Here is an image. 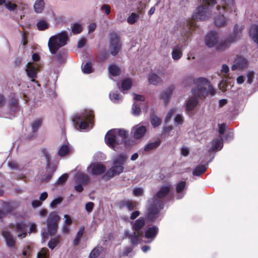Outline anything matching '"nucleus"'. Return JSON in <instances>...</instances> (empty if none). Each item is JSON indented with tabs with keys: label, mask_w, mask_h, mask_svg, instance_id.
<instances>
[{
	"label": "nucleus",
	"mask_w": 258,
	"mask_h": 258,
	"mask_svg": "<svg viewBox=\"0 0 258 258\" xmlns=\"http://www.w3.org/2000/svg\"><path fill=\"white\" fill-rule=\"evenodd\" d=\"M143 227H132L133 232L130 233L126 231L124 236L130 239L131 243L134 246H137L142 240L144 237V230Z\"/></svg>",
	"instance_id": "obj_9"
},
{
	"label": "nucleus",
	"mask_w": 258,
	"mask_h": 258,
	"mask_svg": "<svg viewBox=\"0 0 258 258\" xmlns=\"http://www.w3.org/2000/svg\"><path fill=\"white\" fill-rule=\"evenodd\" d=\"M207 169L205 165H200L196 167L192 171V174L194 176H200L204 173Z\"/></svg>",
	"instance_id": "obj_32"
},
{
	"label": "nucleus",
	"mask_w": 258,
	"mask_h": 258,
	"mask_svg": "<svg viewBox=\"0 0 258 258\" xmlns=\"http://www.w3.org/2000/svg\"><path fill=\"white\" fill-rule=\"evenodd\" d=\"M44 7L43 0H37L34 5V9L36 13H40L42 12Z\"/></svg>",
	"instance_id": "obj_31"
},
{
	"label": "nucleus",
	"mask_w": 258,
	"mask_h": 258,
	"mask_svg": "<svg viewBox=\"0 0 258 258\" xmlns=\"http://www.w3.org/2000/svg\"><path fill=\"white\" fill-rule=\"evenodd\" d=\"M11 111L15 113L19 109V100L15 97L12 98L9 104Z\"/></svg>",
	"instance_id": "obj_24"
},
{
	"label": "nucleus",
	"mask_w": 258,
	"mask_h": 258,
	"mask_svg": "<svg viewBox=\"0 0 258 258\" xmlns=\"http://www.w3.org/2000/svg\"><path fill=\"white\" fill-rule=\"evenodd\" d=\"M150 121L153 126L156 127L161 124L162 120L153 113L150 116Z\"/></svg>",
	"instance_id": "obj_35"
},
{
	"label": "nucleus",
	"mask_w": 258,
	"mask_h": 258,
	"mask_svg": "<svg viewBox=\"0 0 258 258\" xmlns=\"http://www.w3.org/2000/svg\"><path fill=\"white\" fill-rule=\"evenodd\" d=\"M42 120L41 119H38L33 122L31 125L33 135L27 137V140H31L34 138V134L37 132L39 127L41 126Z\"/></svg>",
	"instance_id": "obj_23"
},
{
	"label": "nucleus",
	"mask_w": 258,
	"mask_h": 258,
	"mask_svg": "<svg viewBox=\"0 0 258 258\" xmlns=\"http://www.w3.org/2000/svg\"><path fill=\"white\" fill-rule=\"evenodd\" d=\"M188 80L190 81V82L192 81V84L196 85V87L191 90L194 97L189 98L186 103V110L191 111L199 103L196 98H202L208 96L209 94L213 95L215 91L209 81L205 78L200 77L192 80L191 78L189 77Z\"/></svg>",
	"instance_id": "obj_1"
},
{
	"label": "nucleus",
	"mask_w": 258,
	"mask_h": 258,
	"mask_svg": "<svg viewBox=\"0 0 258 258\" xmlns=\"http://www.w3.org/2000/svg\"><path fill=\"white\" fill-rule=\"evenodd\" d=\"M176 111L175 108H171L170 109V110L167 113L165 118V122H167L169 121V120L172 117L173 114L174 113V112Z\"/></svg>",
	"instance_id": "obj_57"
},
{
	"label": "nucleus",
	"mask_w": 258,
	"mask_h": 258,
	"mask_svg": "<svg viewBox=\"0 0 258 258\" xmlns=\"http://www.w3.org/2000/svg\"><path fill=\"white\" fill-rule=\"evenodd\" d=\"M215 23L218 27L224 26L226 23V20L224 15L222 14L217 17L215 20Z\"/></svg>",
	"instance_id": "obj_41"
},
{
	"label": "nucleus",
	"mask_w": 258,
	"mask_h": 258,
	"mask_svg": "<svg viewBox=\"0 0 258 258\" xmlns=\"http://www.w3.org/2000/svg\"><path fill=\"white\" fill-rule=\"evenodd\" d=\"M189 152V148L187 147H182L180 149V153L183 156H187Z\"/></svg>",
	"instance_id": "obj_64"
},
{
	"label": "nucleus",
	"mask_w": 258,
	"mask_h": 258,
	"mask_svg": "<svg viewBox=\"0 0 258 258\" xmlns=\"http://www.w3.org/2000/svg\"><path fill=\"white\" fill-rule=\"evenodd\" d=\"M133 194L135 196H141L143 194V189L141 187H136L134 189Z\"/></svg>",
	"instance_id": "obj_59"
},
{
	"label": "nucleus",
	"mask_w": 258,
	"mask_h": 258,
	"mask_svg": "<svg viewBox=\"0 0 258 258\" xmlns=\"http://www.w3.org/2000/svg\"><path fill=\"white\" fill-rule=\"evenodd\" d=\"M85 228L84 227H82L79 231L77 232L76 237L73 241V244L74 246H77L79 244L81 238L83 236V235L84 233Z\"/></svg>",
	"instance_id": "obj_36"
},
{
	"label": "nucleus",
	"mask_w": 258,
	"mask_h": 258,
	"mask_svg": "<svg viewBox=\"0 0 258 258\" xmlns=\"http://www.w3.org/2000/svg\"><path fill=\"white\" fill-rule=\"evenodd\" d=\"M6 7L9 11H13L17 8V6L15 4H13L11 2H8L6 4Z\"/></svg>",
	"instance_id": "obj_61"
},
{
	"label": "nucleus",
	"mask_w": 258,
	"mask_h": 258,
	"mask_svg": "<svg viewBox=\"0 0 258 258\" xmlns=\"http://www.w3.org/2000/svg\"><path fill=\"white\" fill-rule=\"evenodd\" d=\"M43 155L45 157L46 161V167L50 168L51 165V157L50 154L48 153L47 150L45 148H43L41 150Z\"/></svg>",
	"instance_id": "obj_43"
},
{
	"label": "nucleus",
	"mask_w": 258,
	"mask_h": 258,
	"mask_svg": "<svg viewBox=\"0 0 258 258\" xmlns=\"http://www.w3.org/2000/svg\"><path fill=\"white\" fill-rule=\"evenodd\" d=\"M118 206L121 209L126 207L129 211H132L136 208V203L130 200H121L118 202Z\"/></svg>",
	"instance_id": "obj_20"
},
{
	"label": "nucleus",
	"mask_w": 258,
	"mask_h": 258,
	"mask_svg": "<svg viewBox=\"0 0 258 258\" xmlns=\"http://www.w3.org/2000/svg\"><path fill=\"white\" fill-rule=\"evenodd\" d=\"M69 177V175L67 173H64L61 175L57 180V183L58 184H63L67 180Z\"/></svg>",
	"instance_id": "obj_52"
},
{
	"label": "nucleus",
	"mask_w": 258,
	"mask_h": 258,
	"mask_svg": "<svg viewBox=\"0 0 258 258\" xmlns=\"http://www.w3.org/2000/svg\"><path fill=\"white\" fill-rule=\"evenodd\" d=\"M247 83L251 84L254 78V73L253 72H249L247 74Z\"/></svg>",
	"instance_id": "obj_63"
},
{
	"label": "nucleus",
	"mask_w": 258,
	"mask_h": 258,
	"mask_svg": "<svg viewBox=\"0 0 258 258\" xmlns=\"http://www.w3.org/2000/svg\"><path fill=\"white\" fill-rule=\"evenodd\" d=\"M60 220V217L55 212L49 213L47 219V226H58V222Z\"/></svg>",
	"instance_id": "obj_18"
},
{
	"label": "nucleus",
	"mask_w": 258,
	"mask_h": 258,
	"mask_svg": "<svg viewBox=\"0 0 258 258\" xmlns=\"http://www.w3.org/2000/svg\"><path fill=\"white\" fill-rule=\"evenodd\" d=\"M102 251V247H97L94 248L90 252L89 257L90 258H96L97 257L101 251Z\"/></svg>",
	"instance_id": "obj_44"
},
{
	"label": "nucleus",
	"mask_w": 258,
	"mask_h": 258,
	"mask_svg": "<svg viewBox=\"0 0 258 258\" xmlns=\"http://www.w3.org/2000/svg\"><path fill=\"white\" fill-rule=\"evenodd\" d=\"M216 4V0H203V5L198 7L196 12L193 14L194 20L204 21L211 16V9Z\"/></svg>",
	"instance_id": "obj_6"
},
{
	"label": "nucleus",
	"mask_w": 258,
	"mask_h": 258,
	"mask_svg": "<svg viewBox=\"0 0 258 258\" xmlns=\"http://www.w3.org/2000/svg\"><path fill=\"white\" fill-rule=\"evenodd\" d=\"M171 186L170 185L162 186L152 199L162 200L169 194Z\"/></svg>",
	"instance_id": "obj_17"
},
{
	"label": "nucleus",
	"mask_w": 258,
	"mask_h": 258,
	"mask_svg": "<svg viewBox=\"0 0 258 258\" xmlns=\"http://www.w3.org/2000/svg\"><path fill=\"white\" fill-rule=\"evenodd\" d=\"M109 96H110V99L112 101H113L114 102H116L121 100V96H120V95L117 92H113L110 93Z\"/></svg>",
	"instance_id": "obj_51"
},
{
	"label": "nucleus",
	"mask_w": 258,
	"mask_h": 258,
	"mask_svg": "<svg viewBox=\"0 0 258 258\" xmlns=\"http://www.w3.org/2000/svg\"><path fill=\"white\" fill-rule=\"evenodd\" d=\"M55 167L53 166L52 171L51 172L44 174L42 177V181L44 182L49 181L52 176L53 173L55 170Z\"/></svg>",
	"instance_id": "obj_47"
},
{
	"label": "nucleus",
	"mask_w": 258,
	"mask_h": 258,
	"mask_svg": "<svg viewBox=\"0 0 258 258\" xmlns=\"http://www.w3.org/2000/svg\"><path fill=\"white\" fill-rule=\"evenodd\" d=\"M72 32L74 34H79L82 31V28L78 23H75L72 28Z\"/></svg>",
	"instance_id": "obj_48"
},
{
	"label": "nucleus",
	"mask_w": 258,
	"mask_h": 258,
	"mask_svg": "<svg viewBox=\"0 0 258 258\" xmlns=\"http://www.w3.org/2000/svg\"><path fill=\"white\" fill-rule=\"evenodd\" d=\"M238 27L237 24L234 25L231 36L224 41H222L218 43L217 46L218 50H224L228 48L231 43L240 39L243 28L241 27L239 29Z\"/></svg>",
	"instance_id": "obj_7"
},
{
	"label": "nucleus",
	"mask_w": 258,
	"mask_h": 258,
	"mask_svg": "<svg viewBox=\"0 0 258 258\" xmlns=\"http://www.w3.org/2000/svg\"><path fill=\"white\" fill-rule=\"evenodd\" d=\"M218 41L217 33L214 31L209 32L205 38V43L209 47H214Z\"/></svg>",
	"instance_id": "obj_14"
},
{
	"label": "nucleus",
	"mask_w": 258,
	"mask_h": 258,
	"mask_svg": "<svg viewBox=\"0 0 258 258\" xmlns=\"http://www.w3.org/2000/svg\"><path fill=\"white\" fill-rule=\"evenodd\" d=\"M2 234L6 240L8 246L12 247L15 245L16 240L9 231H4Z\"/></svg>",
	"instance_id": "obj_22"
},
{
	"label": "nucleus",
	"mask_w": 258,
	"mask_h": 258,
	"mask_svg": "<svg viewBox=\"0 0 258 258\" xmlns=\"http://www.w3.org/2000/svg\"><path fill=\"white\" fill-rule=\"evenodd\" d=\"M150 84L154 85H157L162 82L161 78L155 74H152L148 78Z\"/></svg>",
	"instance_id": "obj_33"
},
{
	"label": "nucleus",
	"mask_w": 258,
	"mask_h": 258,
	"mask_svg": "<svg viewBox=\"0 0 258 258\" xmlns=\"http://www.w3.org/2000/svg\"><path fill=\"white\" fill-rule=\"evenodd\" d=\"M217 9L219 11V13H221L220 12L221 10L222 12L227 11L229 13H231L234 11L235 12L234 0H225L224 4H222V7L221 8L220 6H217Z\"/></svg>",
	"instance_id": "obj_13"
},
{
	"label": "nucleus",
	"mask_w": 258,
	"mask_h": 258,
	"mask_svg": "<svg viewBox=\"0 0 258 258\" xmlns=\"http://www.w3.org/2000/svg\"><path fill=\"white\" fill-rule=\"evenodd\" d=\"M164 207L163 200L150 199L149 206L145 215L146 220L149 222L155 221L159 217V213Z\"/></svg>",
	"instance_id": "obj_3"
},
{
	"label": "nucleus",
	"mask_w": 258,
	"mask_h": 258,
	"mask_svg": "<svg viewBox=\"0 0 258 258\" xmlns=\"http://www.w3.org/2000/svg\"><path fill=\"white\" fill-rule=\"evenodd\" d=\"M145 219H146L143 217H140L136 221L134 226H145Z\"/></svg>",
	"instance_id": "obj_60"
},
{
	"label": "nucleus",
	"mask_w": 258,
	"mask_h": 258,
	"mask_svg": "<svg viewBox=\"0 0 258 258\" xmlns=\"http://www.w3.org/2000/svg\"><path fill=\"white\" fill-rule=\"evenodd\" d=\"M68 39V34L66 31H62L50 37L48 42L50 52L52 54H55L60 47L67 44Z\"/></svg>",
	"instance_id": "obj_5"
},
{
	"label": "nucleus",
	"mask_w": 258,
	"mask_h": 258,
	"mask_svg": "<svg viewBox=\"0 0 258 258\" xmlns=\"http://www.w3.org/2000/svg\"><path fill=\"white\" fill-rule=\"evenodd\" d=\"M76 180L82 184H86L89 181V177L83 173H80L77 175Z\"/></svg>",
	"instance_id": "obj_38"
},
{
	"label": "nucleus",
	"mask_w": 258,
	"mask_h": 258,
	"mask_svg": "<svg viewBox=\"0 0 258 258\" xmlns=\"http://www.w3.org/2000/svg\"><path fill=\"white\" fill-rule=\"evenodd\" d=\"M127 159L128 157L124 153L116 155L113 159V165L105 173L103 177L109 179L122 173L124 170L123 165Z\"/></svg>",
	"instance_id": "obj_2"
},
{
	"label": "nucleus",
	"mask_w": 258,
	"mask_h": 258,
	"mask_svg": "<svg viewBox=\"0 0 258 258\" xmlns=\"http://www.w3.org/2000/svg\"><path fill=\"white\" fill-rule=\"evenodd\" d=\"M15 230L18 232V237L23 238L27 235V227H14Z\"/></svg>",
	"instance_id": "obj_39"
},
{
	"label": "nucleus",
	"mask_w": 258,
	"mask_h": 258,
	"mask_svg": "<svg viewBox=\"0 0 258 258\" xmlns=\"http://www.w3.org/2000/svg\"><path fill=\"white\" fill-rule=\"evenodd\" d=\"M94 117L93 111L85 110L81 114H77L73 119V122L76 127L78 126L79 128L85 130L90 124H94Z\"/></svg>",
	"instance_id": "obj_4"
},
{
	"label": "nucleus",
	"mask_w": 258,
	"mask_h": 258,
	"mask_svg": "<svg viewBox=\"0 0 258 258\" xmlns=\"http://www.w3.org/2000/svg\"><path fill=\"white\" fill-rule=\"evenodd\" d=\"M183 121V117L180 114H177L174 117V122L176 125L182 124Z\"/></svg>",
	"instance_id": "obj_54"
},
{
	"label": "nucleus",
	"mask_w": 258,
	"mask_h": 258,
	"mask_svg": "<svg viewBox=\"0 0 258 258\" xmlns=\"http://www.w3.org/2000/svg\"><path fill=\"white\" fill-rule=\"evenodd\" d=\"M146 128L145 126H140L138 127L134 133V137L137 139L142 138L146 132Z\"/></svg>",
	"instance_id": "obj_28"
},
{
	"label": "nucleus",
	"mask_w": 258,
	"mask_h": 258,
	"mask_svg": "<svg viewBox=\"0 0 258 258\" xmlns=\"http://www.w3.org/2000/svg\"><path fill=\"white\" fill-rule=\"evenodd\" d=\"M13 211V209L10 206H7L6 211L0 210V221L6 216V214L11 213Z\"/></svg>",
	"instance_id": "obj_50"
},
{
	"label": "nucleus",
	"mask_w": 258,
	"mask_h": 258,
	"mask_svg": "<svg viewBox=\"0 0 258 258\" xmlns=\"http://www.w3.org/2000/svg\"><path fill=\"white\" fill-rule=\"evenodd\" d=\"M32 250L30 246H27L23 250L22 254L26 257H29L31 255Z\"/></svg>",
	"instance_id": "obj_58"
},
{
	"label": "nucleus",
	"mask_w": 258,
	"mask_h": 258,
	"mask_svg": "<svg viewBox=\"0 0 258 258\" xmlns=\"http://www.w3.org/2000/svg\"><path fill=\"white\" fill-rule=\"evenodd\" d=\"M161 143V141L158 139L154 142L148 143L145 146L144 151L147 152L155 149L160 146Z\"/></svg>",
	"instance_id": "obj_26"
},
{
	"label": "nucleus",
	"mask_w": 258,
	"mask_h": 258,
	"mask_svg": "<svg viewBox=\"0 0 258 258\" xmlns=\"http://www.w3.org/2000/svg\"><path fill=\"white\" fill-rule=\"evenodd\" d=\"M60 240V237L59 235L51 238L48 243V246L51 249H53L59 243Z\"/></svg>",
	"instance_id": "obj_37"
},
{
	"label": "nucleus",
	"mask_w": 258,
	"mask_h": 258,
	"mask_svg": "<svg viewBox=\"0 0 258 258\" xmlns=\"http://www.w3.org/2000/svg\"><path fill=\"white\" fill-rule=\"evenodd\" d=\"M91 172L93 175H98L104 173L106 171V167L102 164L95 163L90 166Z\"/></svg>",
	"instance_id": "obj_15"
},
{
	"label": "nucleus",
	"mask_w": 258,
	"mask_h": 258,
	"mask_svg": "<svg viewBox=\"0 0 258 258\" xmlns=\"http://www.w3.org/2000/svg\"><path fill=\"white\" fill-rule=\"evenodd\" d=\"M139 16L136 13H132L127 19V21L130 24H134L139 18Z\"/></svg>",
	"instance_id": "obj_45"
},
{
	"label": "nucleus",
	"mask_w": 258,
	"mask_h": 258,
	"mask_svg": "<svg viewBox=\"0 0 258 258\" xmlns=\"http://www.w3.org/2000/svg\"><path fill=\"white\" fill-rule=\"evenodd\" d=\"M186 182L184 181H181L178 182L176 186V190L177 193H180L185 188Z\"/></svg>",
	"instance_id": "obj_49"
},
{
	"label": "nucleus",
	"mask_w": 258,
	"mask_h": 258,
	"mask_svg": "<svg viewBox=\"0 0 258 258\" xmlns=\"http://www.w3.org/2000/svg\"><path fill=\"white\" fill-rule=\"evenodd\" d=\"M62 198L61 197H58L56 199H54L50 203V206L52 208L56 207L57 205L60 204L62 201Z\"/></svg>",
	"instance_id": "obj_55"
},
{
	"label": "nucleus",
	"mask_w": 258,
	"mask_h": 258,
	"mask_svg": "<svg viewBox=\"0 0 258 258\" xmlns=\"http://www.w3.org/2000/svg\"><path fill=\"white\" fill-rule=\"evenodd\" d=\"M108 72L112 76H117L120 74V69L116 65L112 64L108 67Z\"/></svg>",
	"instance_id": "obj_30"
},
{
	"label": "nucleus",
	"mask_w": 258,
	"mask_h": 258,
	"mask_svg": "<svg viewBox=\"0 0 258 258\" xmlns=\"http://www.w3.org/2000/svg\"><path fill=\"white\" fill-rule=\"evenodd\" d=\"M94 204L93 202H88L85 205V209L88 213H90L92 211L94 208Z\"/></svg>",
	"instance_id": "obj_62"
},
{
	"label": "nucleus",
	"mask_w": 258,
	"mask_h": 258,
	"mask_svg": "<svg viewBox=\"0 0 258 258\" xmlns=\"http://www.w3.org/2000/svg\"><path fill=\"white\" fill-rule=\"evenodd\" d=\"M158 232L157 227H149V228L144 231V235L147 239H151V240L149 241L150 242L153 239L155 238Z\"/></svg>",
	"instance_id": "obj_21"
},
{
	"label": "nucleus",
	"mask_w": 258,
	"mask_h": 258,
	"mask_svg": "<svg viewBox=\"0 0 258 258\" xmlns=\"http://www.w3.org/2000/svg\"><path fill=\"white\" fill-rule=\"evenodd\" d=\"M70 152V147L67 145H63L60 148L58 152V155L60 157H64L68 154Z\"/></svg>",
	"instance_id": "obj_40"
},
{
	"label": "nucleus",
	"mask_w": 258,
	"mask_h": 258,
	"mask_svg": "<svg viewBox=\"0 0 258 258\" xmlns=\"http://www.w3.org/2000/svg\"><path fill=\"white\" fill-rule=\"evenodd\" d=\"M109 51L110 53L115 56L121 50L122 44L120 36L115 32H111L109 34Z\"/></svg>",
	"instance_id": "obj_8"
},
{
	"label": "nucleus",
	"mask_w": 258,
	"mask_h": 258,
	"mask_svg": "<svg viewBox=\"0 0 258 258\" xmlns=\"http://www.w3.org/2000/svg\"><path fill=\"white\" fill-rule=\"evenodd\" d=\"M235 62L238 64L239 69H244L247 67L248 64L247 60L243 57L238 56L235 58Z\"/></svg>",
	"instance_id": "obj_29"
},
{
	"label": "nucleus",
	"mask_w": 258,
	"mask_h": 258,
	"mask_svg": "<svg viewBox=\"0 0 258 258\" xmlns=\"http://www.w3.org/2000/svg\"><path fill=\"white\" fill-rule=\"evenodd\" d=\"M175 89L174 85H172L168 87L166 90L163 91L160 96V99L163 100L165 106L169 104L170 98L172 95L173 92Z\"/></svg>",
	"instance_id": "obj_12"
},
{
	"label": "nucleus",
	"mask_w": 258,
	"mask_h": 258,
	"mask_svg": "<svg viewBox=\"0 0 258 258\" xmlns=\"http://www.w3.org/2000/svg\"><path fill=\"white\" fill-rule=\"evenodd\" d=\"M58 227H47L46 230L42 231L43 241H45L49 236H53L57 232Z\"/></svg>",
	"instance_id": "obj_19"
},
{
	"label": "nucleus",
	"mask_w": 258,
	"mask_h": 258,
	"mask_svg": "<svg viewBox=\"0 0 258 258\" xmlns=\"http://www.w3.org/2000/svg\"><path fill=\"white\" fill-rule=\"evenodd\" d=\"M92 63L90 61H88L84 66L82 71L84 73L90 74L92 72Z\"/></svg>",
	"instance_id": "obj_46"
},
{
	"label": "nucleus",
	"mask_w": 258,
	"mask_h": 258,
	"mask_svg": "<svg viewBox=\"0 0 258 258\" xmlns=\"http://www.w3.org/2000/svg\"><path fill=\"white\" fill-rule=\"evenodd\" d=\"M37 29L40 31L45 30L49 28V24L44 20L38 21L36 24Z\"/></svg>",
	"instance_id": "obj_42"
},
{
	"label": "nucleus",
	"mask_w": 258,
	"mask_h": 258,
	"mask_svg": "<svg viewBox=\"0 0 258 258\" xmlns=\"http://www.w3.org/2000/svg\"><path fill=\"white\" fill-rule=\"evenodd\" d=\"M39 71L38 67H35L33 63L29 62L26 64L25 71L28 78L31 79V81L34 83H38L35 80L37 78V74Z\"/></svg>",
	"instance_id": "obj_11"
},
{
	"label": "nucleus",
	"mask_w": 258,
	"mask_h": 258,
	"mask_svg": "<svg viewBox=\"0 0 258 258\" xmlns=\"http://www.w3.org/2000/svg\"><path fill=\"white\" fill-rule=\"evenodd\" d=\"M184 25H186V30L184 32L182 31L181 32V35L186 37L187 39L189 37L190 35V30L191 29L192 27H194V23L192 20H186L184 22Z\"/></svg>",
	"instance_id": "obj_27"
},
{
	"label": "nucleus",
	"mask_w": 258,
	"mask_h": 258,
	"mask_svg": "<svg viewBox=\"0 0 258 258\" xmlns=\"http://www.w3.org/2000/svg\"><path fill=\"white\" fill-rule=\"evenodd\" d=\"M133 113L135 115H139L141 112V108L139 105L134 103L132 106Z\"/></svg>",
	"instance_id": "obj_53"
},
{
	"label": "nucleus",
	"mask_w": 258,
	"mask_h": 258,
	"mask_svg": "<svg viewBox=\"0 0 258 258\" xmlns=\"http://www.w3.org/2000/svg\"><path fill=\"white\" fill-rule=\"evenodd\" d=\"M132 84V80L130 78H126L122 81L121 88L123 91H127L131 88Z\"/></svg>",
	"instance_id": "obj_34"
},
{
	"label": "nucleus",
	"mask_w": 258,
	"mask_h": 258,
	"mask_svg": "<svg viewBox=\"0 0 258 258\" xmlns=\"http://www.w3.org/2000/svg\"><path fill=\"white\" fill-rule=\"evenodd\" d=\"M97 57L100 61H103L107 58L108 54L106 51H102L98 54Z\"/></svg>",
	"instance_id": "obj_56"
},
{
	"label": "nucleus",
	"mask_w": 258,
	"mask_h": 258,
	"mask_svg": "<svg viewBox=\"0 0 258 258\" xmlns=\"http://www.w3.org/2000/svg\"><path fill=\"white\" fill-rule=\"evenodd\" d=\"M183 50V45L181 43L177 44L173 47L171 52L172 58L174 60H179L182 56Z\"/></svg>",
	"instance_id": "obj_16"
},
{
	"label": "nucleus",
	"mask_w": 258,
	"mask_h": 258,
	"mask_svg": "<svg viewBox=\"0 0 258 258\" xmlns=\"http://www.w3.org/2000/svg\"><path fill=\"white\" fill-rule=\"evenodd\" d=\"M105 141L106 144L111 149L115 150L116 146L121 144L116 134V129H111L108 131L105 136Z\"/></svg>",
	"instance_id": "obj_10"
},
{
	"label": "nucleus",
	"mask_w": 258,
	"mask_h": 258,
	"mask_svg": "<svg viewBox=\"0 0 258 258\" xmlns=\"http://www.w3.org/2000/svg\"><path fill=\"white\" fill-rule=\"evenodd\" d=\"M116 134L117 136H119L120 138H121V140L120 141L121 144L122 142H124V146L126 147V142L125 140L128 136V132L123 129H116Z\"/></svg>",
	"instance_id": "obj_25"
}]
</instances>
